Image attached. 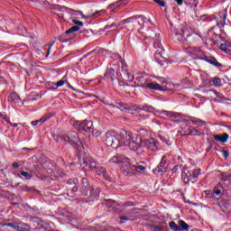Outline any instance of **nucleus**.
<instances>
[{
    "mask_svg": "<svg viewBox=\"0 0 231 231\" xmlns=\"http://www.w3.org/2000/svg\"><path fill=\"white\" fill-rule=\"evenodd\" d=\"M214 193L216 194V196H221V189H219V188H215Z\"/></svg>",
    "mask_w": 231,
    "mask_h": 231,
    "instance_id": "nucleus-46",
    "label": "nucleus"
},
{
    "mask_svg": "<svg viewBox=\"0 0 231 231\" xmlns=\"http://www.w3.org/2000/svg\"><path fill=\"white\" fill-rule=\"evenodd\" d=\"M106 172L107 171L106 170L105 167H101L97 170V174H98V176H104Z\"/></svg>",
    "mask_w": 231,
    "mask_h": 231,
    "instance_id": "nucleus-32",
    "label": "nucleus"
},
{
    "mask_svg": "<svg viewBox=\"0 0 231 231\" xmlns=\"http://www.w3.org/2000/svg\"><path fill=\"white\" fill-rule=\"evenodd\" d=\"M64 84H66V80L61 79V80L58 81L57 83H55V87L61 88V86H64Z\"/></svg>",
    "mask_w": 231,
    "mask_h": 231,
    "instance_id": "nucleus-38",
    "label": "nucleus"
},
{
    "mask_svg": "<svg viewBox=\"0 0 231 231\" xmlns=\"http://www.w3.org/2000/svg\"><path fill=\"white\" fill-rule=\"evenodd\" d=\"M69 89H72V91H78L73 86H71L70 84H69Z\"/></svg>",
    "mask_w": 231,
    "mask_h": 231,
    "instance_id": "nucleus-62",
    "label": "nucleus"
},
{
    "mask_svg": "<svg viewBox=\"0 0 231 231\" xmlns=\"http://www.w3.org/2000/svg\"><path fill=\"white\" fill-rule=\"evenodd\" d=\"M153 35L155 37L153 48L155 50H162L163 46L162 45V36L160 35V33H153Z\"/></svg>",
    "mask_w": 231,
    "mask_h": 231,
    "instance_id": "nucleus-20",
    "label": "nucleus"
},
{
    "mask_svg": "<svg viewBox=\"0 0 231 231\" xmlns=\"http://www.w3.org/2000/svg\"><path fill=\"white\" fill-rule=\"evenodd\" d=\"M221 152L224 158H228V156L230 155V152H228V150H222Z\"/></svg>",
    "mask_w": 231,
    "mask_h": 231,
    "instance_id": "nucleus-44",
    "label": "nucleus"
},
{
    "mask_svg": "<svg viewBox=\"0 0 231 231\" xmlns=\"http://www.w3.org/2000/svg\"><path fill=\"white\" fill-rule=\"evenodd\" d=\"M7 100L8 102H11V104H18V102L21 100V97L19 95H17V93L13 92L9 94Z\"/></svg>",
    "mask_w": 231,
    "mask_h": 231,
    "instance_id": "nucleus-21",
    "label": "nucleus"
},
{
    "mask_svg": "<svg viewBox=\"0 0 231 231\" xmlns=\"http://www.w3.org/2000/svg\"><path fill=\"white\" fill-rule=\"evenodd\" d=\"M31 124H32V125L33 127H35V126L39 124V121H38V120H35V121H32Z\"/></svg>",
    "mask_w": 231,
    "mask_h": 231,
    "instance_id": "nucleus-59",
    "label": "nucleus"
},
{
    "mask_svg": "<svg viewBox=\"0 0 231 231\" xmlns=\"http://www.w3.org/2000/svg\"><path fill=\"white\" fill-rule=\"evenodd\" d=\"M20 176H23V178H25V180H31L32 178V174H30V172L28 171H21Z\"/></svg>",
    "mask_w": 231,
    "mask_h": 231,
    "instance_id": "nucleus-33",
    "label": "nucleus"
},
{
    "mask_svg": "<svg viewBox=\"0 0 231 231\" xmlns=\"http://www.w3.org/2000/svg\"><path fill=\"white\" fill-rule=\"evenodd\" d=\"M178 6H181L183 5V0H176Z\"/></svg>",
    "mask_w": 231,
    "mask_h": 231,
    "instance_id": "nucleus-57",
    "label": "nucleus"
},
{
    "mask_svg": "<svg viewBox=\"0 0 231 231\" xmlns=\"http://www.w3.org/2000/svg\"><path fill=\"white\" fill-rule=\"evenodd\" d=\"M113 58L119 61L124 60V59H122V56H120L119 54H114Z\"/></svg>",
    "mask_w": 231,
    "mask_h": 231,
    "instance_id": "nucleus-50",
    "label": "nucleus"
},
{
    "mask_svg": "<svg viewBox=\"0 0 231 231\" xmlns=\"http://www.w3.org/2000/svg\"><path fill=\"white\" fill-rule=\"evenodd\" d=\"M175 35H180L181 41H185L187 44L192 46V44H198V42H201V35L198 34V32H189L187 31H181L180 32H175Z\"/></svg>",
    "mask_w": 231,
    "mask_h": 231,
    "instance_id": "nucleus-4",
    "label": "nucleus"
},
{
    "mask_svg": "<svg viewBox=\"0 0 231 231\" xmlns=\"http://www.w3.org/2000/svg\"><path fill=\"white\" fill-rule=\"evenodd\" d=\"M156 79H157V80H158L159 82H162V84H163V82H165V80H164L163 78H162V77H156Z\"/></svg>",
    "mask_w": 231,
    "mask_h": 231,
    "instance_id": "nucleus-56",
    "label": "nucleus"
},
{
    "mask_svg": "<svg viewBox=\"0 0 231 231\" xmlns=\"http://www.w3.org/2000/svg\"><path fill=\"white\" fill-rule=\"evenodd\" d=\"M125 3V6L127 5V0H118L113 4H110L107 6V10L111 11V14H116V10L118 8H120V6H122V5H124Z\"/></svg>",
    "mask_w": 231,
    "mask_h": 231,
    "instance_id": "nucleus-15",
    "label": "nucleus"
},
{
    "mask_svg": "<svg viewBox=\"0 0 231 231\" xmlns=\"http://www.w3.org/2000/svg\"><path fill=\"white\" fill-rule=\"evenodd\" d=\"M110 28H115V23H111L110 25H106L104 30H109Z\"/></svg>",
    "mask_w": 231,
    "mask_h": 231,
    "instance_id": "nucleus-51",
    "label": "nucleus"
},
{
    "mask_svg": "<svg viewBox=\"0 0 231 231\" xmlns=\"http://www.w3.org/2000/svg\"><path fill=\"white\" fill-rule=\"evenodd\" d=\"M115 163L119 165L123 169V172L129 174L131 171H137V172H145L147 168L143 165H138V162H132L131 159L127 158L124 154H116L109 160V165Z\"/></svg>",
    "mask_w": 231,
    "mask_h": 231,
    "instance_id": "nucleus-2",
    "label": "nucleus"
},
{
    "mask_svg": "<svg viewBox=\"0 0 231 231\" xmlns=\"http://www.w3.org/2000/svg\"><path fill=\"white\" fill-rule=\"evenodd\" d=\"M121 63V69L123 71V74L125 75V79L126 80H134V76L131 75V73H129V71L127 70V63L125 62V60H120Z\"/></svg>",
    "mask_w": 231,
    "mask_h": 231,
    "instance_id": "nucleus-14",
    "label": "nucleus"
},
{
    "mask_svg": "<svg viewBox=\"0 0 231 231\" xmlns=\"http://www.w3.org/2000/svg\"><path fill=\"white\" fill-rule=\"evenodd\" d=\"M79 30H80V27H79V25L72 26L65 32V35H69V33H75V32H79Z\"/></svg>",
    "mask_w": 231,
    "mask_h": 231,
    "instance_id": "nucleus-29",
    "label": "nucleus"
},
{
    "mask_svg": "<svg viewBox=\"0 0 231 231\" xmlns=\"http://www.w3.org/2000/svg\"><path fill=\"white\" fill-rule=\"evenodd\" d=\"M161 113H162V115H164L165 116H168L169 118H171V117L176 118L178 116L177 113L169 112L167 110H162Z\"/></svg>",
    "mask_w": 231,
    "mask_h": 231,
    "instance_id": "nucleus-27",
    "label": "nucleus"
},
{
    "mask_svg": "<svg viewBox=\"0 0 231 231\" xmlns=\"http://www.w3.org/2000/svg\"><path fill=\"white\" fill-rule=\"evenodd\" d=\"M140 140L143 145H156L158 143V141L154 138L144 139V140L140 138Z\"/></svg>",
    "mask_w": 231,
    "mask_h": 231,
    "instance_id": "nucleus-22",
    "label": "nucleus"
},
{
    "mask_svg": "<svg viewBox=\"0 0 231 231\" xmlns=\"http://www.w3.org/2000/svg\"><path fill=\"white\" fill-rule=\"evenodd\" d=\"M52 116H53V114L49 113V114L44 115L42 117H43V119H45V122H48V120H50V118H51Z\"/></svg>",
    "mask_w": 231,
    "mask_h": 231,
    "instance_id": "nucleus-41",
    "label": "nucleus"
},
{
    "mask_svg": "<svg viewBox=\"0 0 231 231\" xmlns=\"http://www.w3.org/2000/svg\"><path fill=\"white\" fill-rule=\"evenodd\" d=\"M102 49L100 48H96L93 51L88 52L86 55H84L80 60L79 62H82L84 59H87V57H89V55H91L92 53H101Z\"/></svg>",
    "mask_w": 231,
    "mask_h": 231,
    "instance_id": "nucleus-26",
    "label": "nucleus"
},
{
    "mask_svg": "<svg viewBox=\"0 0 231 231\" xmlns=\"http://www.w3.org/2000/svg\"><path fill=\"white\" fill-rule=\"evenodd\" d=\"M169 226L171 231H189V228H190V226L183 220H180L179 225L171 221L169 223Z\"/></svg>",
    "mask_w": 231,
    "mask_h": 231,
    "instance_id": "nucleus-8",
    "label": "nucleus"
},
{
    "mask_svg": "<svg viewBox=\"0 0 231 231\" xmlns=\"http://www.w3.org/2000/svg\"><path fill=\"white\" fill-rule=\"evenodd\" d=\"M151 228H152L154 231H161L162 227L160 225H157V226L152 225Z\"/></svg>",
    "mask_w": 231,
    "mask_h": 231,
    "instance_id": "nucleus-42",
    "label": "nucleus"
},
{
    "mask_svg": "<svg viewBox=\"0 0 231 231\" xmlns=\"http://www.w3.org/2000/svg\"><path fill=\"white\" fill-rule=\"evenodd\" d=\"M72 125L75 127H78V131L79 133H93V122L84 120L82 122L80 121H73Z\"/></svg>",
    "mask_w": 231,
    "mask_h": 231,
    "instance_id": "nucleus-7",
    "label": "nucleus"
},
{
    "mask_svg": "<svg viewBox=\"0 0 231 231\" xmlns=\"http://www.w3.org/2000/svg\"><path fill=\"white\" fill-rule=\"evenodd\" d=\"M33 166L37 167L38 169H42V167H44V157H40L38 159V162H35Z\"/></svg>",
    "mask_w": 231,
    "mask_h": 231,
    "instance_id": "nucleus-28",
    "label": "nucleus"
},
{
    "mask_svg": "<svg viewBox=\"0 0 231 231\" xmlns=\"http://www.w3.org/2000/svg\"><path fill=\"white\" fill-rule=\"evenodd\" d=\"M16 225H17V222H15V223H7V224H5V226H10L14 230H15Z\"/></svg>",
    "mask_w": 231,
    "mask_h": 231,
    "instance_id": "nucleus-43",
    "label": "nucleus"
},
{
    "mask_svg": "<svg viewBox=\"0 0 231 231\" xmlns=\"http://www.w3.org/2000/svg\"><path fill=\"white\" fill-rule=\"evenodd\" d=\"M121 221H129V217L127 216H122L120 217Z\"/></svg>",
    "mask_w": 231,
    "mask_h": 231,
    "instance_id": "nucleus-53",
    "label": "nucleus"
},
{
    "mask_svg": "<svg viewBox=\"0 0 231 231\" xmlns=\"http://www.w3.org/2000/svg\"><path fill=\"white\" fill-rule=\"evenodd\" d=\"M106 14V11L105 10H100V11H97L96 13H94L92 14V17H98L102 14Z\"/></svg>",
    "mask_w": 231,
    "mask_h": 231,
    "instance_id": "nucleus-37",
    "label": "nucleus"
},
{
    "mask_svg": "<svg viewBox=\"0 0 231 231\" xmlns=\"http://www.w3.org/2000/svg\"><path fill=\"white\" fill-rule=\"evenodd\" d=\"M180 169L182 172L181 178L184 183H196L198 181V177L200 174L199 170L189 171L182 165L180 166Z\"/></svg>",
    "mask_w": 231,
    "mask_h": 231,
    "instance_id": "nucleus-3",
    "label": "nucleus"
},
{
    "mask_svg": "<svg viewBox=\"0 0 231 231\" xmlns=\"http://www.w3.org/2000/svg\"><path fill=\"white\" fill-rule=\"evenodd\" d=\"M58 41H59L60 42H68V41L62 39V36H60V37L58 38Z\"/></svg>",
    "mask_w": 231,
    "mask_h": 231,
    "instance_id": "nucleus-58",
    "label": "nucleus"
},
{
    "mask_svg": "<svg viewBox=\"0 0 231 231\" xmlns=\"http://www.w3.org/2000/svg\"><path fill=\"white\" fill-rule=\"evenodd\" d=\"M138 137L131 132L121 130L119 133L116 131H108L105 134L103 143L105 145H131V143H137Z\"/></svg>",
    "mask_w": 231,
    "mask_h": 231,
    "instance_id": "nucleus-1",
    "label": "nucleus"
},
{
    "mask_svg": "<svg viewBox=\"0 0 231 231\" xmlns=\"http://www.w3.org/2000/svg\"><path fill=\"white\" fill-rule=\"evenodd\" d=\"M206 62H208L217 68H223V65H221V63H219V61H217L214 57L206 58Z\"/></svg>",
    "mask_w": 231,
    "mask_h": 231,
    "instance_id": "nucleus-23",
    "label": "nucleus"
},
{
    "mask_svg": "<svg viewBox=\"0 0 231 231\" xmlns=\"http://www.w3.org/2000/svg\"><path fill=\"white\" fill-rule=\"evenodd\" d=\"M160 140L162 142H163V143H169L168 141H167V138L163 137V136H160Z\"/></svg>",
    "mask_w": 231,
    "mask_h": 231,
    "instance_id": "nucleus-54",
    "label": "nucleus"
},
{
    "mask_svg": "<svg viewBox=\"0 0 231 231\" xmlns=\"http://www.w3.org/2000/svg\"><path fill=\"white\" fill-rule=\"evenodd\" d=\"M220 180L221 181H230L231 180V173H221L220 174Z\"/></svg>",
    "mask_w": 231,
    "mask_h": 231,
    "instance_id": "nucleus-30",
    "label": "nucleus"
},
{
    "mask_svg": "<svg viewBox=\"0 0 231 231\" xmlns=\"http://www.w3.org/2000/svg\"><path fill=\"white\" fill-rule=\"evenodd\" d=\"M37 178H39L40 180H44V176L42 175H37Z\"/></svg>",
    "mask_w": 231,
    "mask_h": 231,
    "instance_id": "nucleus-64",
    "label": "nucleus"
},
{
    "mask_svg": "<svg viewBox=\"0 0 231 231\" xmlns=\"http://www.w3.org/2000/svg\"><path fill=\"white\" fill-rule=\"evenodd\" d=\"M156 55H159L160 57H162V52L155 51L154 52V57H156Z\"/></svg>",
    "mask_w": 231,
    "mask_h": 231,
    "instance_id": "nucleus-63",
    "label": "nucleus"
},
{
    "mask_svg": "<svg viewBox=\"0 0 231 231\" xmlns=\"http://www.w3.org/2000/svg\"><path fill=\"white\" fill-rule=\"evenodd\" d=\"M103 79L107 82H115V79H116V75L115 74V69H107Z\"/></svg>",
    "mask_w": 231,
    "mask_h": 231,
    "instance_id": "nucleus-16",
    "label": "nucleus"
},
{
    "mask_svg": "<svg viewBox=\"0 0 231 231\" xmlns=\"http://www.w3.org/2000/svg\"><path fill=\"white\" fill-rule=\"evenodd\" d=\"M67 190L69 192H77L79 190V179L67 180Z\"/></svg>",
    "mask_w": 231,
    "mask_h": 231,
    "instance_id": "nucleus-12",
    "label": "nucleus"
},
{
    "mask_svg": "<svg viewBox=\"0 0 231 231\" xmlns=\"http://www.w3.org/2000/svg\"><path fill=\"white\" fill-rule=\"evenodd\" d=\"M46 122V119L44 117H42L38 120V124H44Z\"/></svg>",
    "mask_w": 231,
    "mask_h": 231,
    "instance_id": "nucleus-55",
    "label": "nucleus"
},
{
    "mask_svg": "<svg viewBox=\"0 0 231 231\" xmlns=\"http://www.w3.org/2000/svg\"><path fill=\"white\" fill-rule=\"evenodd\" d=\"M6 122H8V124H10L11 127H17L18 126L17 123H10V118H7Z\"/></svg>",
    "mask_w": 231,
    "mask_h": 231,
    "instance_id": "nucleus-48",
    "label": "nucleus"
},
{
    "mask_svg": "<svg viewBox=\"0 0 231 231\" xmlns=\"http://www.w3.org/2000/svg\"><path fill=\"white\" fill-rule=\"evenodd\" d=\"M155 59V62H157L158 64H160V66H163V62H162V60H157L156 57H154Z\"/></svg>",
    "mask_w": 231,
    "mask_h": 231,
    "instance_id": "nucleus-60",
    "label": "nucleus"
},
{
    "mask_svg": "<svg viewBox=\"0 0 231 231\" xmlns=\"http://www.w3.org/2000/svg\"><path fill=\"white\" fill-rule=\"evenodd\" d=\"M193 125H198V124H199V125H204V127H207V123H205V121L201 120V119H195L191 121Z\"/></svg>",
    "mask_w": 231,
    "mask_h": 231,
    "instance_id": "nucleus-31",
    "label": "nucleus"
},
{
    "mask_svg": "<svg viewBox=\"0 0 231 231\" xmlns=\"http://www.w3.org/2000/svg\"><path fill=\"white\" fill-rule=\"evenodd\" d=\"M61 140L71 145H86V141L80 140L77 132H69V134L62 135Z\"/></svg>",
    "mask_w": 231,
    "mask_h": 231,
    "instance_id": "nucleus-6",
    "label": "nucleus"
},
{
    "mask_svg": "<svg viewBox=\"0 0 231 231\" xmlns=\"http://www.w3.org/2000/svg\"><path fill=\"white\" fill-rule=\"evenodd\" d=\"M226 21V14L221 13L220 14V20L217 21V26H219L220 28H224Z\"/></svg>",
    "mask_w": 231,
    "mask_h": 231,
    "instance_id": "nucleus-24",
    "label": "nucleus"
},
{
    "mask_svg": "<svg viewBox=\"0 0 231 231\" xmlns=\"http://www.w3.org/2000/svg\"><path fill=\"white\" fill-rule=\"evenodd\" d=\"M125 24H127L126 26H127V28L129 29V30H131L132 32L134 30V28L136 27V23H125Z\"/></svg>",
    "mask_w": 231,
    "mask_h": 231,
    "instance_id": "nucleus-45",
    "label": "nucleus"
},
{
    "mask_svg": "<svg viewBox=\"0 0 231 231\" xmlns=\"http://www.w3.org/2000/svg\"><path fill=\"white\" fill-rule=\"evenodd\" d=\"M76 151L80 165L86 166L88 163H92L93 159L89 152H88V146L78 145L76 146Z\"/></svg>",
    "mask_w": 231,
    "mask_h": 231,
    "instance_id": "nucleus-5",
    "label": "nucleus"
},
{
    "mask_svg": "<svg viewBox=\"0 0 231 231\" xmlns=\"http://www.w3.org/2000/svg\"><path fill=\"white\" fill-rule=\"evenodd\" d=\"M74 15H80L82 19H88V17L84 14L82 11H76V14Z\"/></svg>",
    "mask_w": 231,
    "mask_h": 231,
    "instance_id": "nucleus-40",
    "label": "nucleus"
},
{
    "mask_svg": "<svg viewBox=\"0 0 231 231\" xmlns=\"http://www.w3.org/2000/svg\"><path fill=\"white\" fill-rule=\"evenodd\" d=\"M212 82L217 88H219V86H221V79L219 78H214Z\"/></svg>",
    "mask_w": 231,
    "mask_h": 231,
    "instance_id": "nucleus-34",
    "label": "nucleus"
},
{
    "mask_svg": "<svg viewBox=\"0 0 231 231\" xmlns=\"http://www.w3.org/2000/svg\"><path fill=\"white\" fill-rule=\"evenodd\" d=\"M205 129H207V126H205V125H199L196 127H193L191 130H189L188 135L201 136V134H205Z\"/></svg>",
    "mask_w": 231,
    "mask_h": 231,
    "instance_id": "nucleus-11",
    "label": "nucleus"
},
{
    "mask_svg": "<svg viewBox=\"0 0 231 231\" xmlns=\"http://www.w3.org/2000/svg\"><path fill=\"white\" fill-rule=\"evenodd\" d=\"M156 5H159V6L165 7V1L163 0H153Z\"/></svg>",
    "mask_w": 231,
    "mask_h": 231,
    "instance_id": "nucleus-39",
    "label": "nucleus"
},
{
    "mask_svg": "<svg viewBox=\"0 0 231 231\" xmlns=\"http://www.w3.org/2000/svg\"><path fill=\"white\" fill-rule=\"evenodd\" d=\"M20 166H21V164H19L18 162H14L12 164L13 169H19Z\"/></svg>",
    "mask_w": 231,
    "mask_h": 231,
    "instance_id": "nucleus-52",
    "label": "nucleus"
},
{
    "mask_svg": "<svg viewBox=\"0 0 231 231\" xmlns=\"http://www.w3.org/2000/svg\"><path fill=\"white\" fill-rule=\"evenodd\" d=\"M178 169H180V165L176 164L172 169V174H176V172H178Z\"/></svg>",
    "mask_w": 231,
    "mask_h": 231,
    "instance_id": "nucleus-47",
    "label": "nucleus"
},
{
    "mask_svg": "<svg viewBox=\"0 0 231 231\" xmlns=\"http://www.w3.org/2000/svg\"><path fill=\"white\" fill-rule=\"evenodd\" d=\"M65 10H68V7H66V6L60 7V12H65Z\"/></svg>",
    "mask_w": 231,
    "mask_h": 231,
    "instance_id": "nucleus-61",
    "label": "nucleus"
},
{
    "mask_svg": "<svg viewBox=\"0 0 231 231\" xmlns=\"http://www.w3.org/2000/svg\"><path fill=\"white\" fill-rule=\"evenodd\" d=\"M79 190L83 196H93V187H91L87 178L82 179V185Z\"/></svg>",
    "mask_w": 231,
    "mask_h": 231,
    "instance_id": "nucleus-9",
    "label": "nucleus"
},
{
    "mask_svg": "<svg viewBox=\"0 0 231 231\" xmlns=\"http://www.w3.org/2000/svg\"><path fill=\"white\" fill-rule=\"evenodd\" d=\"M145 88L152 89L153 91H165V89H163V87H162L160 84L154 83V82L147 83L145 86Z\"/></svg>",
    "mask_w": 231,
    "mask_h": 231,
    "instance_id": "nucleus-19",
    "label": "nucleus"
},
{
    "mask_svg": "<svg viewBox=\"0 0 231 231\" xmlns=\"http://www.w3.org/2000/svg\"><path fill=\"white\" fill-rule=\"evenodd\" d=\"M103 178L106 180V181H111V177H109L107 175V171L103 175Z\"/></svg>",
    "mask_w": 231,
    "mask_h": 231,
    "instance_id": "nucleus-49",
    "label": "nucleus"
},
{
    "mask_svg": "<svg viewBox=\"0 0 231 231\" xmlns=\"http://www.w3.org/2000/svg\"><path fill=\"white\" fill-rule=\"evenodd\" d=\"M53 46H55V42H52L50 45L49 48L47 50V54H46V58H48L50 56V53H51V49L53 48Z\"/></svg>",
    "mask_w": 231,
    "mask_h": 231,
    "instance_id": "nucleus-36",
    "label": "nucleus"
},
{
    "mask_svg": "<svg viewBox=\"0 0 231 231\" xmlns=\"http://www.w3.org/2000/svg\"><path fill=\"white\" fill-rule=\"evenodd\" d=\"M14 230L16 231H31L32 227L30 225L24 222H16V226H14Z\"/></svg>",
    "mask_w": 231,
    "mask_h": 231,
    "instance_id": "nucleus-18",
    "label": "nucleus"
},
{
    "mask_svg": "<svg viewBox=\"0 0 231 231\" xmlns=\"http://www.w3.org/2000/svg\"><path fill=\"white\" fill-rule=\"evenodd\" d=\"M213 138L215 142H218V143H226V142H228V138H230V135L227 133H223L213 134Z\"/></svg>",
    "mask_w": 231,
    "mask_h": 231,
    "instance_id": "nucleus-17",
    "label": "nucleus"
},
{
    "mask_svg": "<svg viewBox=\"0 0 231 231\" xmlns=\"http://www.w3.org/2000/svg\"><path fill=\"white\" fill-rule=\"evenodd\" d=\"M220 50L226 53L227 55H231V44L228 43H221Z\"/></svg>",
    "mask_w": 231,
    "mask_h": 231,
    "instance_id": "nucleus-25",
    "label": "nucleus"
},
{
    "mask_svg": "<svg viewBox=\"0 0 231 231\" xmlns=\"http://www.w3.org/2000/svg\"><path fill=\"white\" fill-rule=\"evenodd\" d=\"M71 21L74 24H76V26H84V23H82L81 21H79L75 18H71Z\"/></svg>",
    "mask_w": 231,
    "mask_h": 231,
    "instance_id": "nucleus-35",
    "label": "nucleus"
},
{
    "mask_svg": "<svg viewBox=\"0 0 231 231\" xmlns=\"http://www.w3.org/2000/svg\"><path fill=\"white\" fill-rule=\"evenodd\" d=\"M153 174H163V172H167V157L162 156L160 163L157 165L155 169L152 171Z\"/></svg>",
    "mask_w": 231,
    "mask_h": 231,
    "instance_id": "nucleus-10",
    "label": "nucleus"
},
{
    "mask_svg": "<svg viewBox=\"0 0 231 231\" xmlns=\"http://www.w3.org/2000/svg\"><path fill=\"white\" fill-rule=\"evenodd\" d=\"M125 24H140V22H138V19L136 18V16H133L125 20H122L118 23H115L114 27L120 28V26H124Z\"/></svg>",
    "mask_w": 231,
    "mask_h": 231,
    "instance_id": "nucleus-13",
    "label": "nucleus"
}]
</instances>
